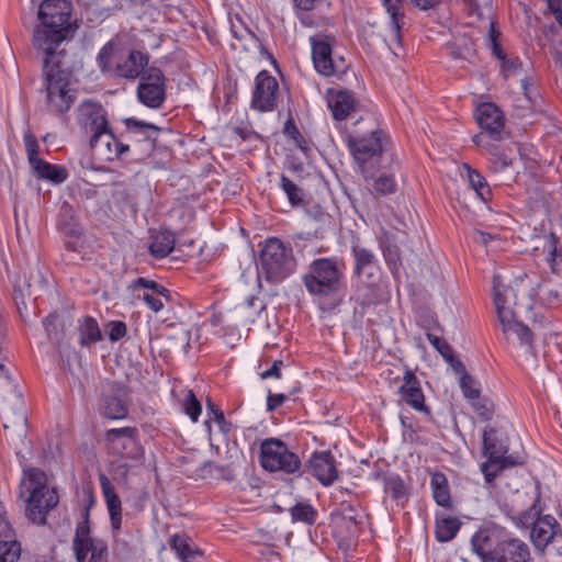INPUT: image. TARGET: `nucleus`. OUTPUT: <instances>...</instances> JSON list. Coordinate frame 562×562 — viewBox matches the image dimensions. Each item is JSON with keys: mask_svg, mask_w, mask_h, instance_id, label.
<instances>
[{"mask_svg": "<svg viewBox=\"0 0 562 562\" xmlns=\"http://www.w3.org/2000/svg\"><path fill=\"white\" fill-rule=\"evenodd\" d=\"M72 5L67 0H44L37 11L32 45L40 56L66 55L63 47L70 31Z\"/></svg>", "mask_w": 562, "mask_h": 562, "instance_id": "obj_1", "label": "nucleus"}, {"mask_svg": "<svg viewBox=\"0 0 562 562\" xmlns=\"http://www.w3.org/2000/svg\"><path fill=\"white\" fill-rule=\"evenodd\" d=\"M41 58L48 110L53 113H65L75 100L70 88V72L64 68L65 55Z\"/></svg>", "mask_w": 562, "mask_h": 562, "instance_id": "obj_2", "label": "nucleus"}, {"mask_svg": "<svg viewBox=\"0 0 562 562\" xmlns=\"http://www.w3.org/2000/svg\"><path fill=\"white\" fill-rule=\"evenodd\" d=\"M22 488V495L27 493V517L33 522L44 525L47 513L55 508L59 502L57 491L47 484L46 474L37 468L24 470Z\"/></svg>", "mask_w": 562, "mask_h": 562, "instance_id": "obj_3", "label": "nucleus"}, {"mask_svg": "<svg viewBox=\"0 0 562 562\" xmlns=\"http://www.w3.org/2000/svg\"><path fill=\"white\" fill-rule=\"evenodd\" d=\"M292 249L279 238L266 240L259 256V276L268 282L279 283L295 270Z\"/></svg>", "mask_w": 562, "mask_h": 562, "instance_id": "obj_4", "label": "nucleus"}, {"mask_svg": "<svg viewBox=\"0 0 562 562\" xmlns=\"http://www.w3.org/2000/svg\"><path fill=\"white\" fill-rule=\"evenodd\" d=\"M342 265L331 258H321L312 262L310 272L303 281L313 295L334 296L342 288Z\"/></svg>", "mask_w": 562, "mask_h": 562, "instance_id": "obj_5", "label": "nucleus"}, {"mask_svg": "<svg viewBox=\"0 0 562 562\" xmlns=\"http://www.w3.org/2000/svg\"><path fill=\"white\" fill-rule=\"evenodd\" d=\"M507 451V447L497 439L496 431L486 428L483 432V453L487 462L482 464V472L487 482H492L502 470L522 463L518 458L506 456Z\"/></svg>", "mask_w": 562, "mask_h": 562, "instance_id": "obj_6", "label": "nucleus"}, {"mask_svg": "<svg viewBox=\"0 0 562 562\" xmlns=\"http://www.w3.org/2000/svg\"><path fill=\"white\" fill-rule=\"evenodd\" d=\"M77 562H106L108 546L105 541L90 535L89 510L83 513V520L78 522L72 540Z\"/></svg>", "mask_w": 562, "mask_h": 562, "instance_id": "obj_7", "label": "nucleus"}, {"mask_svg": "<svg viewBox=\"0 0 562 562\" xmlns=\"http://www.w3.org/2000/svg\"><path fill=\"white\" fill-rule=\"evenodd\" d=\"M260 462L266 470L285 473H294L301 464L297 456L284 442L274 438L266 439L261 443Z\"/></svg>", "mask_w": 562, "mask_h": 562, "instance_id": "obj_8", "label": "nucleus"}, {"mask_svg": "<svg viewBox=\"0 0 562 562\" xmlns=\"http://www.w3.org/2000/svg\"><path fill=\"white\" fill-rule=\"evenodd\" d=\"M311 45L313 64L318 74L325 77H340L346 74L349 64L344 56L334 54L326 37H311Z\"/></svg>", "mask_w": 562, "mask_h": 562, "instance_id": "obj_9", "label": "nucleus"}, {"mask_svg": "<svg viewBox=\"0 0 562 562\" xmlns=\"http://www.w3.org/2000/svg\"><path fill=\"white\" fill-rule=\"evenodd\" d=\"M386 144L387 137L380 130L371 132L369 136L348 137V147L363 173L368 162L378 160L381 157Z\"/></svg>", "mask_w": 562, "mask_h": 562, "instance_id": "obj_10", "label": "nucleus"}, {"mask_svg": "<svg viewBox=\"0 0 562 562\" xmlns=\"http://www.w3.org/2000/svg\"><path fill=\"white\" fill-rule=\"evenodd\" d=\"M137 98L150 109H159L162 105L166 99V78L159 68L148 67L140 76Z\"/></svg>", "mask_w": 562, "mask_h": 562, "instance_id": "obj_11", "label": "nucleus"}, {"mask_svg": "<svg viewBox=\"0 0 562 562\" xmlns=\"http://www.w3.org/2000/svg\"><path fill=\"white\" fill-rule=\"evenodd\" d=\"M279 92L277 79L268 71H260L256 77L252 92L251 106L260 112H269L276 109Z\"/></svg>", "mask_w": 562, "mask_h": 562, "instance_id": "obj_12", "label": "nucleus"}, {"mask_svg": "<svg viewBox=\"0 0 562 562\" xmlns=\"http://www.w3.org/2000/svg\"><path fill=\"white\" fill-rule=\"evenodd\" d=\"M78 124L86 134L94 137V142L101 133L109 130L105 110L101 104L92 101H85L79 105Z\"/></svg>", "mask_w": 562, "mask_h": 562, "instance_id": "obj_13", "label": "nucleus"}, {"mask_svg": "<svg viewBox=\"0 0 562 562\" xmlns=\"http://www.w3.org/2000/svg\"><path fill=\"white\" fill-rule=\"evenodd\" d=\"M137 429L134 427H123L109 429L105 434L106 440L112 445V449L133 460H139L143 454V448L136 440Z\"/></svg>", "mask_w": 562, "mask_h": 562, "instance_id": "obj_14", "label": "nucleus"}, {"mask_svg": "<svg viewBox=\"0 0 562 562\" xmlns=\"http://www.w3.org/2000/svg\"><path fill=\"white\" fill-rule=\"evenodd\" d=\"M475 119L482 132L477 135L490 136V140H502L505 120L501 109L494 103H482L476 108Z\"/></svg>", "mask_w": 562, "mask_h": 562, "instance_id": "obj_15", "label": "nucleus"}, {"mask_svg": "<svg viewBox=\"0 0 562 562\" xmlns=\"http://www.w3.org/2000/svg\"><path fill=\"white\" fill-rule=\"evenodd\" d=\"M559 528L552 516L538 518L530 535L533 546L540 551H543L549 543H560L562 548V535L558 533Z\"/></svg>", "mask_w": 562, "mask_h": 562, "instance_id": "obj_16", "label": "nucleus"}, {"mask_svg": "<svg viewBox=\"0 0 562 562\" xmlns=\"http://www.w3.org/2000/svg\"><path fill=\"white\" fill-rule=\"evenodd\" d=\"M528 559V546L521 540L509 539L498 542L485 562H527Z\"/></svg>", "mask_w": 562, "mask_h": 562, "instance_id": "obj_17", "label": "nucleus"}, {"mask_svg": "<svg viewBox=\"0 0 562 562\" xmlns=\"http://www.w3.org/2000/svg\"><path fill=\"white\" fill-rule=\"evenodd\" d=\"M90 147L105 161H113L128 150V145L120 143L110 128L101 133L97 142L90 137Z\"/></svg>", "mask_w": 562, "mask_h": 562, "instance_id": "obj_18", "label": "nucleus"}, {"mask_svg": "<svg viewBox=\"0 0 562 562\" xmlns=\"http://www.w3.org/2000/svg\"><path fill=\"white\" fill-rule=\"evenodd\" d=\"M312 474L324 485H330L337 479V469L330 452H315L308 461Z\"/></svg>", "mask_w": 562, "mask_h": 562, "instance_id": "obj_19", "label": "nucleus"}, {"mask_svg": "<svg viewBox=\"0 0 562 562\" xmlns=\"http://www.w3.org/2000/svg\"><path fill=\"white\" fill-rule=\"evenodd\" d=\"M21 544L8 517L0 518V562H21Z\"/></svg>", "mask_w": 562, "mask_h": 562, "instance_id": "obj_20", "label": "nucleus"}, {"mask_svg": "<svg viewBox=\"0 0 562 562\" xmlns=\"http://www.w3.org/2000/svg\"><path fill=\"white\" fill-rule=\"evenodd\" d=\"M327 102L334 119L340 121L347 119L357 106L353 93L348 90H328Z\"/></svg>", "mask_w": 562, "mask_h": 562, "instance_id": "obj_21", "label": "nucleus"}, {"mask_svg": "<svg viewBox=\"0 0 562 562\" xmlns=\"http://www.w3.org/2000/svg\"><path fill=\"white\" fill-rule=\"evenodd\" d=\"M383 8L390 16V24L392 27V38L389 44L390 48L393 49L394 54L397 55L392 44L397 47L402 45V27L405 23V12L403 7V0H381Z\"/></svg>", "mask_w": 562, "mask_h": 562, "instance_id": "obj_22", "label": "nucleus"}, {"mask_svg": "<svg viewBox=\"0 0 562 562\" xmlns=\"http://www.w3.org/2000/svg\"><path fill=\"white\" fill-rule=\"evenodd\" d=\"M148 61L147 54L140 50H131L123 60L117 63L116 72L120 77L136 79L146 71Z\"/></svg>", "mask_w": 562, "mask_h": 562, "instance_id": "obj_23", "label": "nucleus"}, {"mask_svg": "<svg viewBox=\"0 0 562 562\" xmlns=\"http://www.w3.org/2000/svg\"><path fill=\"white\" fill-rule=\"evenodd\" d=\"M100 483L103 496L105 498L106 507L110 515L111 526L113 531H120L122 525V503L115 492L114 486L111 484L105 475L100 476Z\"/></svg>", "mask_w": 562, "mask_h": 562, "instance_id": "obj_24", "label": "nucleus"}, {"mask_svg": "<svg viewBox=\"0 0 562 562\" xmlns=\"http://www.w3.org/2000/svg\"><path fill=\"white\" fill-rule=\"evenodd\" d=\"M498 142L499 140H490V136L486 135L473 136V143L486 149L492 155L490 167L495 172L504 171L513 164V159L499 149Z\"/></svg>", "mask_w": 562, "mask_h": 562, "instance_id": "obj_25", "label": "nucleus"}, {"mask_svg": "<svg viewBox=\"0 0 562 562\" xmlns=\"http://www.w3.org/2000/svg\"><path fill=\"white\" fill-rule=\"evenodd\" d=\"M400 392L403 401L413 408L417 411L426 409L425 397L420 389L419 381L411 370L405 371L404 382L400 387Z\"/></svg>", "mask_w": 562, "mask_h": 562, "instance_id": "obj_26", "label": "nucleus"}, {"mask_svg": "<svg viewBox=\"0 0 562 562\" xmlns=\"http://www.w3.org/2000/svg\"><path fill=\"white\" fill-rule=\"evenodd\" d=\"M501 325L507 339L517 338L520 345H531L532 334L530 329L510 315L508 311L501 312Z\"/></svg>", "mask_w": 562, "mask_h": 562, "instance_id": "obj_27", "label": "nucleus"}, {"mask_svg": "<svg viewBox=\"0 0 562 562\" xmlns=\"http://www.w3.org/2000/svg\"><path fill=\"white\" fill-rule=\"evenodd\" d=\"M48 340L56 347L59 353L64 350L65 345V318L58 313H50L44 321Z\"/></svg>", "mask_w": 562, "mask_h": 562, "instance_id": "obj_28", "label": "nucleus"}, {"mask_svg": "<svg viewBox=\"0 0 562 562\" xmlns=\"http://www.w3.org/2000/svg\"><path fill=\"white\" fill-rule=\"evenodd\" d=\"M126 392L123 387L113 390L104 397V416L110 419L123 418L127 415Z\"/></svg>", "mask_w": 562, "mask_h": 562, "instance_id": "obj_29", "label": "nucleus"}, {"mask_svg": "<svg viewBox=\"0 0 562 562\" xmlns=\"http://www.w3.org/2000/svg\"><path fill=\"white\" fill-rule=\"evenodd\" d=\"M196 472L198 476L203 480H224L232 482L236 477V469L233 463L218 465L212 461H205Z\"/></svg>", "mask_w": 562, "mask_h": 562, "instance_id": "obj_30", "label": "nucleus"}, {"mask_svg": "<svg viewBox=\"0 0 562 562\" xmlns=\"http://www.w3.org/2000/svg\"><path fill=\"white\" fill-rule=\"evenodd\" d=\"M31 167L38 178L56 184L64 182L68 176L64 167L52 165L43 159L35 160V162L31 164Z\"/></svg>", "mask_w": 562, "mask_h": 562, "instance_id": "obj_31", "label": "nucleus"}, {"mask_svg": "<svg viewBox=\"0 0 562 562\" xmlns=\"http://www.w3.org/2000/svg\"><path fill=\"white\" fill-rule=\"evenodd\" d=\"M497 543L488 530H479L471 539L472 550L481 558L482 562L493 555Z\"/></svg>", "mask_w": 562, "mask_h": 562, "instance_id": "obj_32", "label": "nucleus"}, {"mask_svg": "<svg viewBox=\"0 0 562 562\" xmlns=\"http://www.w3.org/2000/svg\"><path fill=\"white\" fill-rule=\"evenodd\" d=\"M516 294L509 286H504L497 283L494 278V303L498 321L501 322V312L508 311L510 315H515L513 304L515 303Z\"/></svg>", "mask_w": 562, "mask_h": 562, "instance_id": "obj_33", "label": "nucleus"}, {"mask_svg": "<svg viewBox=\"0 0 562 562\" xmlns=\"http://www.w3.org/2000/svg\"><path fill=\"white\" fill-rule=\"evenodd\" d=\"M79 342L82 347H90L102 340V333L97 321L93 317L86 316L79 319Z\"/></svg>", "mask_w": 562, "mask_h": 562, "instance_id": "obj_34", "label": "nucleus"}, {"mask_svg": "<svg viewBox=\"0 0 562 562\" xmlns=\"http://www.w3.org/2000/svg\"><path fill=\"white\" fill-rule=\"evenodd\" d=\"M432 496L435 502L442 507L450 508L452 506L450 488L446 475L441 472H436L430 481Z\"/></svg>", "mask_w": 562, "mask_h": 562, "instance_id": "obj_35", "label": "nucleus"}, {"mask_svg": "<svg viewBox=\"0 0 562 562\" xmlns=\"http://www.w3.org/2000/svg\"><path fill=\"white\" fill-rule=\"evenodd\" d=\"M175 244V236L170 231H160L153 236L149 251L156 258H165L173 250Z\"/></svg>", "mask_w": 562, "mask_h": 562, "instance_id": "obj_36", "label": "nucleus"}, {"mask_svg": "<svg viewBox=\"0 0 562 562\" xmlns=\"http://www.w3.org/2000/svg\"><path fill=\"white\" fill-rule=\"evenodd\" d=\"M461 522L456 517L442 516L437 517L436 521V538L440 542H447L452 540L458 530L460 529Z\"/></svg>", "mask_w": 562, "mask_h": 562, "instance_id": "obj_37", "label": "nucleus"}, {"mask_svg": "<svg viewBox=\"0 0 562 562\" xmlns=\"http://www.w3.org/2000/svg\"><path fill=\"white\" fill-rule=\"evenodd\" d=\"M125 123L131 132L144 135L143 142L146 146V151L150 153L155 143L154 134H157L158 127L154 124L137 121L135 119H127Z\"/></svg>", "mask_w": 562, "mask_h": 562, "instance_id": "obj_38", "label": "nucleus"}, {"mask_svg": "<svg viewBox=\"0 0 562 562\" xmlns=\"http://www.w3.org/2000/svg\"><path fill=\"white\" fill-rule=\"evenodd\" d=\"M543 250L547 252V261L550 265L553 272L562 270V254L559 247L558 238L554 234H549L546 237V244Z\"/></svg>", "mask_w": 562, "mask_h": 562, "instance_id": "obj_39", "label": "nucleus"}, {"mask_svg": "<svg viewBox=\"0 0 562 562\" xmlns=\"http://www.w3.org/2000/svg\"><path fill=\"white\" fill-rule=\"evenodd\" d=\"M352 254L355 257V272L358 276L363 273L369 274L368 269L374 267L376 262L374 254L371 250L360 246H353Z\"/></svg>", "mask_w": 562, "mask_h": 562, "instance_id": "obj_40", "label": "nucleus"}, {"mask_svg": "<svg viewBox=\"0 0 562 562\" xmlns=\"http://www.w3.org/2000/svg\"><path fill=\"white\" fill-rule=\"evenodd\" d=\"M463 168L467 171V178L471 188L483 201H487L491 196V189L485 178L477 170L472 169L469 165H464Z\"/></svg>", "mask_w": 562, "mask_h": 562, "instance_id": "obj_41", "label": "nucleus"}, {"mask_svg": "<svg viewBox=\"0 0 562 562\" xmlns=\"http://www.w3.org/2000/svg\"><path fill=\"white\" fill-rule=\"evenodd\" d=\"M291 517L293 521L312 525L316 520L317 512L307 503H297L291 508Z\"/></svg>", "mask_w": 562, "mask_h": 562, "instance_id": "obj_42", "label": "nucleus"}, {"mask_svg": "<svg viewBox=\"0 0 562 562\" xmlns=\"http://www.w3.org/2000/svg\"><path fill=\"white\" fill-rule=\"evenodd\" d=\"M371 188L376 195L392 194L396 190V182L392 176L381 175L372 178Z\"/></svg>", "mask_w": 562, "mask_h": 562, "instance_id": "obj_43", "label": "nucleus"}, {"mask_svg": "<svg viewBox=\"0 0 562 562\" xmlns=\"http://www.w3.org/2000/svg\"><path fill=\"white\" fill-rule=\"evenodd\" d=\"M281 188L285 192L292 206H301L303 203V191L284 175L281 177Z\"/></svg>", "mask_w": 562, "mask_h": 562, "instance_id": "obj_44", "label": "nucleus"}, {"mask_svg": "<svg viewBox=\"0 0 562 562\" xmlns=\"http://www.w3.org/2000/svg\"><path fill=\"white\" fill-rule=\"evenodd\" d=\"M171 548L183 562H189L194 552L189 544V539L182 535H175L170 541Z\"/></svg>", "mask_w": 562, "mask_h": 562, "instance_id": "obj_45", "label": "nucleus"}, {"mask_svg": "<svg viewBox=\"0 0 562 562\" xmlns=\"http://www.w3.org/2000/svg\"><path fill=\"white\" fill-rule=\"evenodd\" d=\"M384 491L390 493L394 499H401L405 496V485L397 475H389L384 480Z\"/></svg>", "mask_w": 562, "mask_h": 562, "instance_id": "obj_46", "label": "nucleus"}, {"mask_svg": "<svg viewBox=\"0 0 562 562\" xmlns=\"http://www.w3.org/2000/svg\"><path fill=\"white\" fill-rule=\"evenodd\" d=\"M182 408L188 416L192 419V422H196L201 414V404L195 397L193 391L188 390L186 393V397L182 403Z\"/></svg>", "mask_w": 562, "mask_h": 562, "instance_id": "obj_47", "label": "nucleus"}, {"mask_svg": "<svg viewBox=\"0 0 562 562\" xmlns=\"http://www.w3.org/2000/svg\"><path fill=\"white\" fill-rule=\"evenodd\" d=\"M460 387L465 398L469 401L477 400L480 396V389L476 387L474 379L470 374L460 376Z\"/></svg>", "mask_w": 562, "mask_h": 562, "instance_id": "obj_48", "label": "nucleus"}, {"mask_svg": "<svg viewBox=\"0 0 562 562\" xmlns=\"http://www.w3.org/2000/svg\"><path fill=\"white\" fill-rule=\"evenodd\" d=\"M24 144H25V150L27 154V160H29L30 165L35 162V160L41 159L38 157L40 145L37 143L35 135L32 134L30 131H27L24 134Z\"/></svg>", "mask_w": 562, "mask_h": 562, "instance_id": "obj_49", "label": "nucleus"}, {"mask_svg": "<svg viewBox=\"0 0 562 562\" xmlns=\"http://www.w3.org/2000/svg\"><path fill=\"white\" fill-rule=\"evenodd\" d=\"M206 408L209 414L213 415V419L220 426V429L223 432H228L229 424L226 422L224 413L211 401V398H207L206 401Z\"/></svg>", "mask_w": 562, "mask_h": 562, "instance_id": "obj_50", "label": "nucleus"}, {"mask_svg": "<svg viewBox=\"0 0 562 562\" xmlns=\"http://www.w3.org/2000/svg\"><path fill=\"white\" fill-rule=\"evenodd\" d=\"M499 36H501V33L496 29V23L494 21H492L490 23V32H488L490 47L492 48L493 54L497 58H503L504 57V52H503V49L501 47V44L498 42V37Z\"/></svg>", "mask_w": 562, "mask_h": 562, "instance_id": "obj_51", "label": "nucleus"}, {"mask_svg": "<svg viewBox=\"0 0 562 562\" xmlns=\"http://www.w3.org/2000/svg\"><path fill=\"white\" fill-rule=\"evenodd\" d=\"M473 408L475 409V412L484 419V420H490L493 416V407H492V404L488 403L487 400L485 398H480V396L477 397V400H471L470 401Z\"/></svg>", "mask_w": 562, "mask_h": 562, "instance_id": "obj_52", "label": "nucleus"}, {"mask_svg": "<svg viewBox=\"0 0 562 562\" xmlns=\"http://www.w3.org/2000/svg\"><path fill=\"white\" fill-rule=\"evenodd\" d=\"M451 56L454 59H468L470 60L474 55L475 50L472 43H464L462 46H456L451 49Z\"/></svg>", "mask_w": 562, "mask_h": 562, "instance_id": "obj_53", "label": "nucleus"}, {"mask_svg": "<svg viewBox=\"0 0 562 562\" xmlns=\"http://www.w3.org/2000/svg\"><path fill=\"white\" fill-rule=\"evenodd\" d=\"M127 328L124 322L117 321L109 324V339L117 341L126 335Z\"/></svg>", "mask_w": 562, "mask_h": 562, "instance_id": "obj_54", "label": "nucleus"}, {"mask_svg": "<svg viewBox=\"0 0 562 562\" xmlns=\"http://www.w3.org/2000/svg\"><path fill=\"white\" fill-rule=\"evenodd\" d=\"M428 339L431 342V345L434 347H436V349L442 355V357L446 360L452 355L451 347L445 340L439 338L438 336L429 334Z\"/></svg>", "mask_w": 562, "mask_h": 562, "instance_id": "obj_55", "label": "nucleus"}, {"mask_svg": "<svg viewBox=\"0 0 562 562\" xmlns=\"http://www.w3.org/2000/svg\"><path fill=\"white\" fill-rule=\"evenodd\" d=\"M383 256L385 258V261L390 266H393L394 268L400 262V254H398V248L396 246L389 245V246L383 247Z\"/></svg>", "mask_w": 562, "mask_h": 562, "instance_id": "obj_56", "label": "nucleus"}, {"mask_svg": "<svg viewBox=\"0 0 562 562\" xmlns=\"http://www.w3.org/2000/svg\"><path fill=\"white\" fill-rule=\"evenodd\" d=\"M499 59L502 60V69L506 78L514 75L520 66L518 59H508L505 54L504 57Z\"/></svg>", "mask_w": 562, "mask_h": 562, "instance_id": "obj_57", "label": "nucleus"}, {"mask_svg": "<svg viewBox=\"0 0 562 562\" xmlns=\"http://www.w3.org/2000/svg\"><path fill=\"white\" fill-rule=\"evenodd\" d=\"M357 525H358V521H357L356 517L352 515H344L339 519V526L346 527L348 529L350 536H353L356 533Z\"/></svg>", "mask_w": 562, "mask_h": 562, "instance_id": "obj_58", "label": "nucleus"}, {"mask_svg": "<svg viewBox=\"0 0 562 562\" xmlns=\"http://www.w3.org/2000/svg\"><path fill=\"white\" fill-rule=\"evenodd\" d=\"M143 300L148 305V307L155 313H157L164 308L162 301L159 297H156L149 293H145L143 295Z\"/></svg>", "mask_w": 562, "mask_h": 562, "instance_id": "obj_59", "label": "nucleus"}, {"mask_svg": "<svg viewBox=\"0 0 562 562\" xmlns=\"http://www.w3.org/2000/svg\"><path fill=\"white\" fill-rule=\"evenodd\" d=\"M285 400L286 396L284 394H269L267 398L268 411L272 412L277 409L284 403Z\"/></svg>", "mask_w": 562, "mask_h": 562, "instance_id": "obj_60", "label": "nucleus"}, {"mask_svg": "<svg viewBox=\"0 0 562 562\" xmlns=\"http://www.w3.org/2000/svg\"><path fill=\"white\" fill-rule=\"evenodd\" d=\"M282 366H283V362L281 360H276L272 363L270 369H268L261 373V378L262 379H269V378L279 379L281 376L280 370H281Z\"/></svg>", "mask_w": 562, "mask_h": 562, "instance_id": "obj_61", "label": "nucleus"}, {"mask_svg": "<svg viewBox=\"0 0 562 562\" xmlns=\"http://www.w3.org/2000/svg\"><path fill=\"white\" fill-rule=\"evenodd\" d=\"M132 288H144L155 291V289H158V283L153 280H147L145 278H138L133 282Z\"/></svg>", "mask_w": 562, "mask_h": 562, "instance_id": "obj_62", "label": "nucleus"}, {"mask_svg": "<svg viewBox=\"0 0 562 562\" xmlns=\"http://www.w3.org/2000/svg\"><path fill=\"white\" fill-rule=\"evenodd\" d=\"M412 4L420 10H429L436 8L440 0H409Z\"/></svg>", "mask_w": 562, "mask_h": 562, "instance_id": "obj_63", "label": "nucleus"}, {"mask_svg": "<svg viewBox=\"0 0 562 562\" xmlns=\"http://www.w3.org/2000/svg\"><path fill=\"white\" fill-rule=\"evenodd\" d=\"M447 361L450 362L452 369L458 373L460 376H463V374H468L464 364L457 359L453 355H451Z\"/></svg>", "mask_w": 562, "mask_h": 562, "instance_id": "obj_64", "label": "nucleus"}]
</instances>
